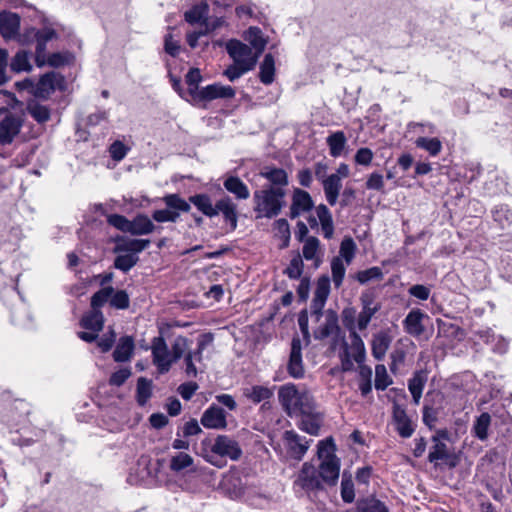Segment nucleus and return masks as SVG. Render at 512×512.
<instances>
[{
	"label": "nucleus",
	"mask_w": 512,
	"mask_h": 512,
	"mask_svg": "<svg viewBox=\"0 0 512 512\" xmlns=\"http://www.w3.org/2000/svg\"><path fill=\"white\" fill-rule=\"evenodd\" d=\"M320 460L317 469L312 463L305 462L294 480V488L309 494L324 488V485L335 486L339 479L340 461L335 455V444L332 438L318 443L317 451Z\"/></svg>",
	"instance_id": "f257e3e1"
},
{
	"label": "nucleus",
	"mask_w": 512,
	"mask_h": 512,
	"mask_svg": "<svg viewBox=\"0 0 512 512\" xmlns=\"http://www.w3.org/2000/svg\"><path fill=\"white\" fill-rule=\"evenodd\" d=\"M201 456L210 464L222 468L226 464L223 458L237 461L242 456V449L235 439L218 435L214 440L204 439L201 442Z\"/></svg>",
	"instance_id": "f03ea898"
},
{
	"label": "nucleus",
	"mask_w": 512,
	"mask_h": 512,
	"mask_svg": "<svg viewBox=\"0 0 512 512\" xmlns=\"http://www.w3.org/2000/svg\"><path fill=\"white\" fill-rule=\"evenodd\" d=\"M278 399L283 410L290 417L309 414L315 405L313 396L305 389H298L293 383L279 387Z\"/></svg>",
	"instance_id": "7ed1b4c3"
},
{
	"label": "nucleus",
	"mask_w": 512,
	"mask_h": 512,
	"mask_svg": "<svg viewBox=\"0 0 512 512\" xmlns=\"http://www.w3.org/2000/svg\"><path fill=\"white\" fill-rule=\"evenodd\" d=\"M287 192L278 187H262L253 194L254 211L257 217L274 218L286 205Z\"/></svg>",
	"instance_id": "20e7f679"
},
{
	"label": "nucleus",
	"mask_w": 512,
	"mask_h": 512,
	"mask_svg": "<svg viewBox=\"0 0 512 512\" xmlns=\"http://www.w3.org/2000/svg\"><path fill=\"white\" fill-rule=\"evenodd\" d=\"M167 209L156 210L152 218L157 222H176L179 218V211H190V204L182 199L178 194H169L163 198Z\"/></svg>",
	"instance_id": "39448f33"
},
{
	"label": "nucleus",
	"mask_w": 512,
	"mask_h": 512,
	"mask_svg": "<svg viewBox=\"0 0 512 512\" xmlns=\"http://www.w3.org/2000/svg\"><path fill=\"white\" fill-rule=\"evenodd\" d=\"M56 90H66L65 77L56 71H50L42 75L35 85L34 96L47 100Z\"/></svg>",
	"instance_id": "423d86ee"
},
{
	"label": "nucleus",
	"mask_w": 512,
	"mask_h": 512,
	"mask_svg": "<svg viewBox=\"0 0 512 512\" xmlns=\"http://www.w3.org/2000/svg\"><path fill=\"white\" fill-rule=\"evenodd\" d=\"M226 49L234 63L241 67H247L248 71L255 67L259 54L253 52L248 45L238 40H230L227 43Z\"/></svg>",
	"instance_id": "0eeeda50"
},
{
	"label": "nucleus",
	"mask_w": 512,
	"mask_h": 512,
	"mask_svg": "<svg viewBox=\"0 0 512 512\" xmlns=\"http://www.w3.org/2000/svg\"><path fill=\"white\" fill-rule=\"evenodd\" d=\"M151 350L153 364L157 367L158 372L160 374L167 373L174 362L164 338L155 337L152 340Z\"/></svg>",
	"instance_id": "6e6552de"
},
{
	"label": "nucleus",
	"mask_w": 512,
	"mask_h": 512,
	"mask_svg": "<svg viewBox=\"0 0 512 512\" xmlns=\"http://www.w3.org/2000/svg\"><path fill=\"white\" fill-rule=\"evenodd\" d=\"M235 94L236 91L233 87L221 83H213L197 92V100L209 102L215 99H232Z\"/></svg>",
	"instance_id": "1a4fd4ad"
},
{
	"label": "nucleus",
	"mask_w": 512,
	"mask_h": 512,
	"mask_svg": "<svg viewBox=\"0 0 512 512\" xmlns=\"http://www.w3.org/2000/svg\"><path fill=\"white\" fill-rule=\"evenodd\" d=\"M392 420L399 436L402 438H410L413 435L415 425L407 415L405 408L397 403L393 404Z\"/></svg>",
	"instance_id": "9d476101"
},
{
	"label": "nucleus",
	"mask_w": 512,
	"mask_h": 512,
	"mask_svg": "<svg viewBox=\"0 0 512 512\" xmlns=\"http://www.w3.org/2000/svg\"><path fill=\"white\" fill-rule=\"evenodd\" d=\"M314 207L311 195L300 188H294L290 206V218L295 219Z\"/></svg>",
	"instance_id": "9b49d317"
},
{
	"label": "nucleus",
	"mask_w": 512,
	"mask_h": 512,
	"mask_svg": "<svg viewBox=\"0 0 512 512\" xmlns=\"http://www.w3.org/2000/svg\"><path fill=\"white\" fill-rule=\"evenodd\" d=\"M284 440L286 442L289 455L296 460H301L303 458L310 445V440L299 436L292 430L284 433Z\"/></svg>",
	"instance_id": "f8f14e48"
},
{
	"label": "nucleus",
	"mask_w": 512,
	"mask_h": 512,
	"mask_svg": "<svg viewBox=\"0 0 512 512\" xmlns=\"http://www.w3.org/2000/svg\"><path fill=\"white\" fill-rule=\"evenodd\" d=\"M288 373L293 378L299 379L304 375L302 362V345L298 337H294L291 342V352L288 362Z\"/></svg>",
	"instance_id": "ddd939ff"
},
{
	"label": "nucleus",
	"mask_w": 512,
	"mask_h": 512,
	"mask_svg": "<svg viewBox=\"0 0 512 512\" xmlns=\"http://www.w3.org/2000/svg\"><path fill=\"white\" fill-rule=\"evenodd\" d=\"M259 175L269 182V184L264 187H278L282 191H286L289 179L288 174L284 169L265 166L260 170Z\"/></svg>",
	"instance_id": "4468645a"
},
{
	"label": "nucleus",
	"mask_w": 512,
	"mask_h": 512,
	"mask_svg": "<svg viewBox=\"0 0 512 512\" xmlns=\"http://www.w3.org/2000/svg\"><path fill=\"white\" fill-rule=\"evenodd\" d=\"M20 28V17L9 11H0V34L6 40L15 38Z\"/></svg>",
	"instance_id": "2eb2a0df"
},
{
	"label": "nucleus",
	"mask_w": 512,
	"mask_h": 512,
	"mask_svg": "<svg viewBox=\"0 0 512 512\" xmlns=\"http://www.w3.org/2000/svg\"><path fill=\"white\" fill-rule=\"evenodd\" d=\"M21 121L18 117L7 114L0 122V143L10 144L14 137L19 133Z\"/></svg>",
	"instance_id": "dca6fc26"
},
{
	"label": "nucleus",
	"mask_w": 512,
	"mask_h": 512,
	"mask_svg": "<svg viewBox=\"0 0 512 512\" xmlns=\"http://www.w3.org/2000/svg\"><path fill=\"white\" fill-rule=\"evenodd\" d=\"M201 423L210 429H222L227 425L224 410L216 405H211L202 415Z\"/></svg>",
	"instance_id": "f3484780"
},
{
	"label": "nucleus",
	"mask_w": 512,
	"mask_h": 512,
	"mask_svg": "<svg viewBox=\"0 0 512 512\" xmlns=\"http://www.w3.org/2000/svg\"><path fill=\"white\" fill-rule=\"evenodd\" d=\"M302 248V254L305 260L313 261L315 268L322 263L323 251L319 239L315 236H309L305 239Z\"/></svg>",
	"instance_id": "a211bd4d"
},
{
	"label": "nucleus",
	"mask_w": 512,
	"mask_h": 512,
	"mask_svg": "<svg viewBox=\"0 0 512 512\" xmlns=\"http://www.w3.org/2000/svg\"><path fill=\"white\" fill-rule=\"evenodd\" d=\"M425 317H427V315L420 309H412L403 320L405 331L414 337L422 335L425 331V327L422 323Z\"/></svg>",
	"instance_id": "6ab92c4d"
},
{
	"label": "nucleus",
	"mask_w": 512,
	"mask_h": 512,
	"mask_svg": "<svg viewBox=\"0 0 512 512\" xmlns=\"http://www.w3.org/2000/svg\"><path fill=\"white\" fill-rule=\"evenodd\" d=\"M215 210L216 216L222 213L225 221L230 223L231 229H236L238 221L237 205L229 196L219 199L215 204Z\"/></svg>",
	"instance_id": "aec40b11"
},
{
	"label": "nucleus",
	"mask_w": 512,
	"mask_h": 512,
	"mask_svg": "<svg viewBox=\"0 0 512 512\" xmlns=\"http://www.w3.org/2000/svg\"><path fill=\"white\" fill-rule=\"evenodd\" d=\"M243 395L254 404L263 402V407L274 396L273 388L263 385H253L243 389Z\"/></svg>",
	"instance_id": "412c9836"
},
{
	"label": "nucleus",
	"mask_w": 512,
	"mask_h": 512,
	"mask_svg": "<svg viewBox=\"0 0 512 512\" xmlns=\"http://www.w3.org/2000/svg\"><path fill=\"white\" fill-rule=\"evenodd\" d=\"M302 417L299 428L313 436L319 434L320 427L322 425V415L316 411L315 405L312 407L311 412L309 414H300Z\"/></svg>",
	"instance_id": "4be33fe9"
},
{
	"label": "nucleus",
	"mask_w": 512,
	"mask_h": 512,
	"mask_svg": "<svg viewBox=\"0 0 512 512\" xmlns=\"http://www.w3.org/2000/svg\"><path fill=\"white\" fill-rule=\"evenodd\" d=\"M392 342L391 336L388 334V332L380 331L373 335V339L371 342V351L372 355L376 360H382L387 350L390 347V344Z\"/></svg>",
	"instance_id": "5701e85b"
},
{
	"label": "nucleus",
	"mask_w": 512,
	"mask_h": 512,
	"mask_svg": "<svg viewBox=\"0 0 512 512\" xmlns=\"http://www.w3.org/2000/svg\"><path fill=\"white\" fill-rule=\"evenodd\" d=\"M150 245L149 239H120L114 248L115 253L137 255Z\"/></svg>",
	"instance_id": "b1692460"
},
{
	"label": "nucleus",
	"mask_w": 512,
	"mask_h": 512,
	"mask_svg": "<svg viewBox=\"0 0 512 512\" xmlns=\"http://www.w3.org/2000/svg\"><path fill=\"white\" fill-rule=\"evenodd\" d=\"M322 185L327 202L331 206H334L337 203V199L342 188V181H340V176L329 175L323 179Z\"/></svg>",
	"instance_id": "393cba45"
},
{
	"label": "nucleus",
	"mask_w": 512,
	"mask_h": 512,
	"mask_svg": "<svg viewBox=\"0 0 512 512\" xmlns=\"http://www.w3.org/2000/svg\"><path fill=\"white\" fill-rule=\"evenodd\" d=\"M428 380L427 372L424 370L416 371L408 381V389L412 395L415 405L420 403L422 392Z\"/></svg>",
	"instance_id": "a878e982"
},
{
	"label": "nucleus",
	"mask_w": 512,
	"mask_h": 512,
	"mask_svg": "<svg viewBox=\"0 0 512 512\" xmlns=\"http://www.w3.org/2000/svg\"><path fill=\"white\" fill-rule=\"evenodd\" d=\"M492 418L488 412H483L476 417L471 433L480 441H486L489 437V428L491 426Z\"/></svg>",
	"instance_id": "bb28decb"
},
{
	"label": "nucleus",
	"mask_w": 512,
	"mask_h": 512,
	"mask_svg": "<svg viewBox=\"0 0 512 512\" xmlns=\"http://www.w3.org/2000/svg\"><path fill=\"white\" fill-rule=\"evenodd\" d=\"M340 330L337 315L329 311L325 318V323L314 331V338L323 340L331 335L338 333Z\"/></svg>",
	"instance_id": "cd10ccee"
},
{
	"label": "nucleus",
	"mask_w": 512,
	"mask_h": 512,
	"mask_svg": "<svg viewBox=\"0 0 512 512\" xmlns=\"http://www.w3.org/2000/svg\"><path fill=\"white\" fill-rule=\"evenodd\" d=\"M350 344L344 343V348L349 349L350 356L358 364H362L366 357V349L364 342L357 332L349 334Z\"/></svg>",
	"instance_id": "c85d7f7f"
},
{
	"label": "nucleus",
	"mask_w": 512,
	"mask_h": 512,
	"mask_svg": "<svg viewBox=\"0 0 512 512\" xmlns=\"http://www.w3.org/2000/svg\"><path fill=\"white\" fill-rule=\"evenodd\" d=\"M156 229L151 219L144 215L139 214L130 221L129 233L136 236L151 234Z\"/></svg>",
	"instance_id": "c756f323"
},
{
	"label": "nucleus",
	"mask_w": 512,
	"mask_h": 512,
	"mask_svg": "<svg viewBox=\"0 0 512 512\" xmlns=\"http://www.w3.org/2000/svg\"><path fill=\"white\" fill-rule=\"evenodd\" d=\"M224 188L235 195L239 200H246L250 197V191L247 185L237 176H229L225 179Z\"/></svg>",
	"instance_id": "7c9ffc66"
},
{
	"label": "nucleus",
	"mask_w": 512,
	"mask_h": 512,
	"mask_svg": "<svg viewBox=\"0 0 512 512\" xmlns=\"http://www.w3.org/2000/svg\"><path fill=\"white\" fill-rule=\"evenodd\" d=\"M315 211L317 218L321 224L324 237L327 239L332 238L334 234V225L331 212L324 204L318 205Z\"/></svg>",
	"instance_id": "2f4dec72"
},
{
	"label": "nucleus",
	"mask_w": 512,
	"mask_h": 512,
	"mask_svg": "<svg viewBox=\"0 0 512 512\" xmlns=\"http://www.w3.org/2000/svg\"><path fill=\"white\" fill-rule=\"evenodd\" d=\"M134 350V341L132 337L125 336L120 338L114 352L113 358L116 362L128 361Z\"/></svg>",
	"instance_id": "473e14b6"
},
{
	"label": "nucleus",
	"mask_w": 512,
	"mask_h": 512,
	"mask_svg": "<svg viewBox=\"0 0 512 512\" xmlns=\"http://www.w3.org/2000/svg\"><path fill=\"white\" fill-rule=\"evenodd\" d=\"M104 324V316L103 313L98 309H93L83 316L81 320V325L83 328L99 332L102 330Z\"/></svg>",
	"instance_id": "72a5a7b5"
},
{
	"label": "nucleus",
	"mask_w": 512,
	"mask_h": 512,
	"mask_svg": "<svg viewBox=\"0 0 512 512\" xmlns=\"http://www.w3.org/2000/svg\"><path fill=\"white\" fill-rule=\"evenodd\" d=\"M189 202L194 204L199 211L208 217L216 216L215 205L207 194H196L189 197Z\"/></svg>",
	"instance_id": "f704fd0d"
},
{
	"label": "nucleus",
	"mask_w": 512,
	"mask_h": 512,
	"mask_svg": "<svg viewBox=\"0 0 512 512\" xmlns=\"http://www.w3.org/2000/svg\"><path fill=\"white\" fill-rule=\"evenodd\" d=\"M275 74V60L272 54H266L262 63L260 64L259 78L260 81L269 85L274 81Z\"/></svg>",
	"instance_id": "c9c22d12"
},
{
	"label": "nucleus",
	"mask_w": 512,
	"mask_h": 512,
	"mask_svg": "<svg viewBox=\"0 0 512 512\" xmlns=\"http://www.w3.org/2000/svg\"><path fill=\"white\" fill-rule=\"evenodd\" d=\"M326 142L330 150V155L332 157H338L346 146L347 138L343 131H336L327 137Z\"/></svg>",
	"instance_id": "e433bc0d"
},
{
	"label": "nucleus",
	"mask_w": 512,
	"mask_h": 512,
	"mask_svg": "<svg viewBox=\"0 0 512 512\" xmlns=\"http://www.w3.org/2000/svg\"><path fill=\"white\" fill-rule=\"evenodd\" d=\"M223 486L233 497H240L244 493V484L237 472L228 473L224 477Z\"/></svg>",
	"instance_id": "4c0bfd02"
},
{
	"label": "nucleus",
	"mask_w": 512,
	"mask_h": 512,
	"mask_svg": "<svg viewBox=\"0 0 512 512\" xmlns=\"http://www.w3.org/2000/svg\"><path fill=\"white\" fill-rule=\"evenodd\" d=\"M358 512H389L388 507L375 497H367L357 502Z\"/></svg>",
	"instance_id": "58836bf2"
},
{
	"label": "nucleus",
	"mask_w": 512,
	"mask_h": 512,
	"mask_svg": "<svg viewBox=\"0 0 512 512\" xmlns=\"http://www.w3.org/2000/svg\"><path fill=\"white\" fill-rule=\"evenodd\" d=\"M432 441L434 445L428 455L429 462L436 463L438 460H444V458H447L450 452L446 443L440 441L438 436H433Z\"/></svg>",
	"instance_id": "ea45409f"
},
{
	"label": "nucleus",
	"mask_w": 512,
	"mask_h": 512,
	"mask_svg": "<svg viewBox=\"0 0 512 512\" xmlns=\"http://www.w3.org/2000/svg\"><path fill=\"white\" fill-rule=\"evenodd\" d=\"M245 39L256 50L257 54H261L266 46V41L262 36V32L257 27H250L246 34Z\"/></svg>",
	"instance_id": "a19ab883"
},
{
	"label": "nucleus",
	"mask_w": 512,
	"mask_h": 512,
	"mask_svg": "<svg viewBox=\"0 0 512 512\" xmlns=\"http://www.w3.org/2000/svg\"><path fill=\"white\" fill-rule=\"evenodd\" d=\"M27 111L38 123H45L50 119V109L36 101L28 103Z\"/></svg>",
	"instance_id": "79ce46f5"
},
{
	"label": "nucleus",
	"mask_w": 512,
	"mask_h": 512,
	"mask_svg": "<svg viewBox=\"0 0 512 512\" xmlns=\"http://www.w3.org/2000/svg\"><path fill=\"white\" fill-rule=\"evenodd\" d=\"M193 463L194 460L189 454L185 452H179L171 457L169 468L171 471L178 473L191 467Z\"/></svg>",
	"instance_id": "37998d69"
},
{
	"label": "nucleus",
	"mask_w": 512,
	"mask_h": 512,
	"mask_svg": "<svg viewBox=\"0 0 512 512\" xmlns=\"http://www.w3.org/2000/svg\"><path fill=\"white\" fill-rule=\"evenodd\" d=\"M10 69L16 73L31 71L32 65L30 64L28 53L24 50L18 51L10 62Z\"/></svg>",
	"instance_id": "c03bdc74"
},
{
	"label": "nucleus",
	"mask_w": 512,
	"mask_h": 512,
	"mask_svg": "<svg viewBox=\"0 0 512 512\" xmlns=\"http://www.w3.org/2000/svg\"><path fill=\"white\" fill-rule=\"evenodd\" d=\"M415 144L418 148L426 150L431 156H437L442 150V143L438 138L419 137Z\"/></svg>",
	"instance_id": "a18cd8bd"
},
{
	"label": "nucleus",
	"mask_w": 512,
	"mask_h": 512,
	"mask_svg": "<svg viewBox=\"0 0 512 512\" xmlns=\"http://www.w3.org/2000/svg\"><path fill=\"white\" fill-rule=\"evenodd\" d=\"M205 343L204 341L199 342L198 349L195 352H188L185 355V372L188 377H196L197 369L193 363V359L197 360L201 359L202 351L204 350Z\"/></svg>",
	"instance_id": "49530a36"
},
{
	"label": "nucleus",
	"mask_w": 512,
	"mask_h": 512,
	"mask_svg": "<svg viewBox=\"0 0 512 512\" xmlns=\"http://www.w3.org/2000/svg\"><path fill=\"white\" fill-rule=\"evenodd\" d=\"M152 395V381L140 377L137 381V402L143 406Z\"/></svg>",
	"instance_id": "de8ad7c7"
},
{
	"label": "nucleus",
	"mask_w": 512,
	"mask_h": 512,
	"mask_svg": "<svg viewBox=\"0 0 512 512\" xmlns=\"http://www.w3.org/2000/svg\"><path fill=\"white\" fill-rule=\"evenodd\" d=\"M208 14V4L202 2L198 5L192 7L189 11L185 13V20L189 23H197L201 20L206 19Z\"/></svg>",
	"instance_id": "09e8293b"
},
{
	"label": "nucleus",
	"mask_w": 512,
	"mask_h": 512,
	"mask_svg": "<svg viewBox=\"0 0 512 512\" xmlns=\"http://www.w3.org/2000/svg\"><path fill=\"white\" fill-rule=\"evenodd\" d=\"M138 260L139 257L137 255L123 253L115 258L114 267L122 272H128L137 264Z\"/></svg>",
	"instance_id": "8fccbe9b"
},
{
	"label": "nucleus",
	"mask_w": 512,
	"mask_h": 512,
	"mask_svg": "<svg viewBox=\"0 0 512 512\" xmlns=\"http://www.w3.org/2000/svg\"><path fill=\"white\" fill-rule=\"evenodd\" d=\"M113 292L114 288L112 286H105L94 293L91 297V308L100 310V308L110 300Z\"/></svg>",
	"instance_id": "3c124183"
},
{
	"label": "nucleus",
	"mask_w": 512,
	"mask_h": 512,
	"mask_svg": "<svg viewBox=\"0 0 512 512\" xmlns=\"http://www.w3.org/2000/svg\"><path fill=\"white\" fill-rule=\"evenodd\" d=\"M392 383V379L387 373L385 365L378 364L375 367V388L385 390Z\"/></svg>",
	"instance_id": "603ef678"
},
{
	"label": "nucleus",
	"mask_w": 512,
	"mask_h": 512,
	"mask_svg": "<svg viewBox=\"0 0 512 512\" xmlns=\"http://www.w3.org/2000/svg\"><path fill=\"white\" fill-rule=\"evenodd\" d=\"M332 279L334 285L338 288L341 286L346 268L340 257H334L331 262Z\"/></svg>",
	"instance_id": "864d4df0"
},
{
	"label": "nucleus",
	"mask_w": 512,
	"mask_h": 512,
	"mask_svg": "<svg viewBox=\"0 0 512 512\" xmlns=\"http://www.w3.org/2000/svg\"><path fill=\"white\" fill-rule=\"evenodd\" d=\"M356 252V244L351 237H345L340 244V256L349 265L354 258Z\"/></svg>",
	"instance_id": "5fc2aeb1"
},
{
	"label": "nucleus",
	"mask_w": 512,
	"mask_h": 512,
	"mask_svg": "<svg viewBox=\"0 0 512 512\" xmlns=\"http://www.w3.org/2000/svg\"><path fill=\"white\" fill-rule=\"evenodd\" d=\"M303 260L300 256V254L295 255L287 268L285 269L284 273L290 278V279H298L301 277L303 272Z\"/></svg>",
	"instance_id": "6e6d98bb"
},
{
	"label": "nucleus",
	"mask_w": 512,
	"mask_h": 512,
	"mask_svg": "<svg viewBox=\"0 0 512 512\" xmlns=\"http://www.w3.org/2000/svg\"><path fill=\"white\" fill-rule=\"evenodd\" d=\"M202 80L200 70L198 68H191L186 74V83L189 86L190 94L197 99L198 84Z\"/></svg>",
	"instance_id": "4d7b16f0"
},
{
	"label": "nucleus",
	"mask_w": 512,
	"mask_h": 512,
	"mask_svg": "<svg viewBox=\"0 0 512 512\" xmlns=\"http://www.w3.org/2000/svg\"><path fill=\"white\" fill-rule=\"evenodd\" d=\"M188 349V340L183 336H178L175 338L172 344L171 357L173 362L178 361L184 355H186V351Z\"/></svg>",
	"instance_id": "13d9d810"
},
{
	"label": "nucleus",
	"mask_w": 512,
	"mask_h": 512,
	"mask_svg": "<svg viewBox=\"0 0 512 512\" xmlns=\"http://www.w3.org/2000/svg\"><path fill=\"white\" fill-rule=\"evenodd\" d=\"M383 278V272L379 267H371L366 270L359 271L356 275V279L361 283L365 284L371 280H381Z\"/></svg>",
	"instance_id": "bf43d9fd"
},
{
	"label": "nucleus",
	"mask_w": 512,
	"mask_h": 512,
	"mask_svg": "<svg viewBox=\"0 0 512 512\" xmlns=\"http://www.w3.org/2000/svg\"><path fill=\"white\" fill-rule=\"evenodd\" d=\"M130 304L129 295L125 290L113 292L110 297V305L116 309H127Z\"/></svg>",
	"instance_id": "052dcab7"
},
{
	"label": "nucleus",
	"mask_w": 512,
	"mask_h": 512,
	"mask_svg": "<svg viewBox=\"0 0 512 512\" xmlns=\"http://www.w3.org/2000/svg\"><path fill=\"white\" fill-rule=\"evenodd\" d=\"M341 496L346 503H352L355 498L353 482L350 478H346L345 474L341 481Z\"/></svg>",
	"instance_id": "680f3d73"
},
{
	"label": "nucleus",
	"mask_w": 512,
	"mask_h": 512,
	"mask_svg": "<svg viewBox=\"0 0 512 512\" xmlns=\"http://www.w3.org/2000/svg\"><path fill=\"white\" fill-rule=\"evenodd\" d=\"M128 151L129 147L120 140L114 141L109 147L110 156L115 161H121L124 159Z\"/></svg>",
	"instance_id": "e2e57ef3"
},
{
	"label": "nucleus",
	"mask_w": 512,
	"mask_h": 512,
	"mask_svg": "<svg viewBox=\"0 0 512 512\" xmlns=\"http://www.w3.org/2000/svg\"><path fill=\"white\" fill-rule=\"evenodd\" d=\"M130 221L125 216L119 214H111L107 218V222L111 226L125 233H129Z\"/></svg>",
	"instance_id": "0e129e2a"
},
{
	"label": "nucleus",
	"mask_w": 512,
	"mask_h": 512,
	"mask_svg": "<svg viewBox=\"0 0 512 512\" xmlns=\"http://www.w3.org/2000/svg\"><path fill=\"white\" fill-rule=\"evenodd\" d=\"M342 323L349 331V334L356 332V310L352 307L345 308L341 314Z\"/></svg>",
	"instance_id": "69168bd1"
},
{
	"label": "nucleus",
	"mask_w": 512,
	"mask_h": 512,
	"mask_svg": "<svg viewBox=\"0 0 512 512\" xmlns=\"http://www.w3.org/2000/svg\"><path fill=\"white\" fill-rule=\"evenodd\" d=\"M380 307L362 309L357 317V327L364 330L369 325L372 317L379 311Z\"/></svg>",
	"instance_id": "338daca9"
},
{
	"label": "nucleus",
	"mask_w": 512,
	"mask_h": 512,
	"mask_svg": "<svg viewBox=\"0 0 512 512\" xmlns=\"http://www.w3.org/2000/svg\"><path fill=\"white\" fill-rule=\"evenodd\" d=\"M439 411L431 405L425 404L423 407V423L430 429L435 427L438 420Z\"/></svg>",
	"instance_id": "774afa93"
}]
</instances>
